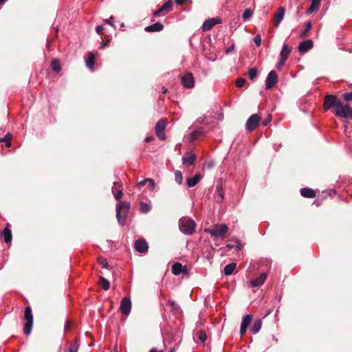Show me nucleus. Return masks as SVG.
<instances>
[{
	"label": "nucleus",
	"mask_w": 352,
	"mask_h": 352,
	"mask_svg": "<svg viewBox=\"0 0 352 352\" xmlns=\"http://www.w3.org/2000/svg\"><path fill=\"white\" fill-rule=\"evenodd\" d=\"M164 29V25L160 22H157L153 25L145 28V31L148 32H160Z\"/></svg>",
	"instance_id": "4be33fe9"
},
{
	"label": "nucleus",
	"mask_w": 352,
	"mask_h": 352,
	"mask_svg": "<svg viewBox=\"0 0 352 352\" xmlns=\"http://www.w3.org/2000/svg\"><path fill=\"white\" fill-rule=\"evenodd\" d=\"M203 131L201 130H196L192 131L190 133V141L193 142L195 141L201 135H202Z\"/></svg>",
	"instance_id": "37998d69"
},
{
	"label": "nucleus",
	"mask_w": 352,
	"mask_h": 352,
	"mask_svg": "<svg viewBox=\"0 0 352 352\" xmlns=\"http://www.w3.org/2000/svg\"><path fill=\"white\" fill-rule=\"evenodd\" d=\"M172 272L174 275L186 273L187 272V267L185 265H182V263L177 262L172 265Z\"/></svg>",
	"instance_id": "6ab92c4d"
},
{
	"label": "nucleus",
	"mask_w": 352,
	"mask_h": 352,
	"mask_svg": "<svg viewBox=\"0 0 352 352\" xmlns=\"http://www.w3.org/2000/svg\"><path fill=\"white\" fill-rule=\"evenodd\" d=\"M99 284L105 291H107L110 287L109 281L102 276L99 277Z\"/></svg>",
	"instance_id": "473e14b6"
},
{
	"label": "nucleus",
	"mask_w": 352,
	"mask_h": 352,
	"mask_svg": "<svg viewBox=\"0 0 352 352\" xmlns=\"http://www.w3.org/2000/svg\"><path fill=\"white\" fill-rule=\"evenodd\" d=\"M182 83L187 89H191L195 85L194 77L191 73H186L182 76Z\"/></svg>",
	"instance_id": "f8f14e48"
},
{
	"label": "nucleus",
	"mask_w": 352,
	"mask_h": 352,
	"mask_svg": "<svg viewBox=\"0 0 352 352\" xmlns=\"http://www.w3.org/2000/svg\"><path fill=\"white\" fill-rule=\"evenodd\" d=\"M195 221H179V228L184 234H192L195 231Z\"/></svg>",
	"instance_id": "39448f33"
},
{
	"label": "nucleus",
	"mask_w": 352,
	"mask_h": 352,
	"mask_svg": "<svg viewBox=\"0 0 352 352\" xmlns=\"http://www.w3.org/2000/svg\"><path fill=\"white\" fill-rule=\"evenodd\" d=\"M24 317L26 321H33V315L30 307L28 306L25 308Z\"/></svg>",
	"instance_id": "e433bc0d"
},
{
	"label": "nucleus",
	"mask_w": 352,
	"mask_h": 352,
	"mask_svg": "<svg viewBox=\"0 0 352 352\" xmlns=\"http://www.w3.org/2000/svg\"><path fill=\"white\" fill-rule=\"evenodd\" d=\"M99 263L104 267L108 268L109 264L106 258H100L99 259Z\"/></svg>",
	"instance_id": "5fc2aeb1"
},
{
	"label": "nucleus",
	"mask_w": 352,
	"mask_h": 352,
	"mask_svg": "<svg viewBox=\"0 0 352 352\" xmlns=\"http://www.w3.org/2000/svg\"><path fill=\"white\" fill-rule=\"evenodd\" d=\"M173 8V1L172 0H168L166 3H164L162 6H161L158 10H155L153 12V15L155 16H160L161 15H164L165 14L169 12Z\"/></svg>",
	"instance_id": "9d476101"
},
{
	"label": "nucleus",
	"mask_w": 352,
	"mask_h": 352,
	"mask_svg": "<svg viewBox=\"0 0 352 352\" xmlns=\"http://www.w3.org/2000/svg\"><path fill=\"white\" fill-rule=\"evenodd\" d=\"M204 232L210 234L212 237L224 239L227 237L228 228L224 223H217L210 228L204 229Z\"/></svg>",
	"instance_id": "f257e3e1"
},
{
	"label": "nucleus",
	"mask_w": 352,
	"mask_h": 352,
	"mask_svg": "<svg viewBox=\"0 0 352 352\" xmlns=\"http://www.w3.org/2000/svg\"><path fill=\"white\" fill-rule=\"evenodd\" d=\"M11 138L12 135L10 133H8L3 138H0V142H6V147L11 146Z\"/></svg>",
	"instance_id": "ea45409f"
},
{
	"label": "nucleus",
	"mask_w": 352,
	"mask_h": 352,
	"mask_svg": "<svg viewBox=\"0 0 352 352\" xmlns=\"http://www.w3.org/2000/svg\"><path fill=\"white\" fill-rule=\"evenodd\" d=\"M252 317L250 314L244 316L242 318L241 326L248 328L252 321Z\"/></svg>",
	"instance_id": "4c0bfd02"
},
{
	"label": "nucleus",
	"mask_w": 352,
	"mask_h": 352,
	"mask_svg": "<svg viewBox=\"0 0 352 352\" xmlns=\"http://www.w3.org/2000/svg\"><path fill=\"white\" fill-rule=\"evenodd\" d=\"M198 338L201 341V342H205L206 338H207V336H206V333H205V331H200L199 332V336H198Z\"/></svg>",
	"instance_id": "603ef678"
},
{
	"label": "nucleus",
	"mask_w": 352,
	"mask_h": 352,
	"mask_svg": "<svg viewBox=\"0 0 352 352\" xmlns=\"http://www.w3.org/2000/svg\"><path fill=\"white\" fill-rule=\"evenodd\" d=\"M340 102L337 96L328 94L324 98L323 109L325 111L331 110L333 112V109L337 108Z\"/></svg>",
	"instance_id": "7ed1b4c3"
},
{
	"label": "nucleus",
	"mask_w": 352,
	"mask_h": 352,
	"mask_svg": "<svg viewBox=\"0 0 352 352\" xmlns=\"http://www.w3.org/2000/svg\"><path fill=\"white\" fill-rule=\"evenodd\" d=\"M130 210V204L121 201L116 205V218L118 220H125Z\"/></svg>",
	"instance_id": "20e7f679"
},
{
	"label": "nucleus",
	"mask_w": 352,
	"mask_h": 352,
	"mask_svg": "<svg viewBox=\"0 0 352 352\" xmlns=\"http://www.w3.org/2000/svg\"><path fill=\"white\" fill-rule=\"evenodd\" d=\"M221 23V20L217 18H212L208 20H206L203 25L202 30L203 31H208L211 30L215 25Z\"/></svg>",
	"instance_id": "f3484780"
},
{
	"label": "nucleus",
	"mask_w": 352,
	"mask_h": 352,
	"mask_svg": "<svg viewBox=\"0 0 352 352\" xmlns=\"http://www.w3.org/2000/svg\"><path fill=\"white\" fill-rule=\"evenodd\" d=\"M51 67L54 72L58 73L61 70V67L59 60L56 58L52 59V60L51 61Z\"/></svg>",
	"instance_id": "72a5a7b5"
},
{
	"label": "nucleus",
	"mask_w": 352,
	"mask_h": 352,
	"mask_svg": "<svg viewBox=\"0 0 352 352\" xmlns=\"http://www.w3.org/2000/svg\"><path fill=\"white\" fill-rule=\"evenodd\" d=\"M153 140H154V138L153 136H148L145 138L144 141L146 142H149L152 141Z\"/></svg>",
	"instance_id": "338daca9"
},
{
	"label": "nucleus",
	"mask_w": 352,
	"mask_h": 352,
	"mask_svg": "<svg viewBox=\"0 0 352 352\" xmlns=\"http://www.w3.org/2000/svg\"><path fill=\"white\" fill-rule=\"evenodd\" d=\"M87 66L92 69L94 67V65L95 63V55L93 52H89L88 53V57L86 60Z\"/></svg>",
	"instance_id": "f704fd0d"
},
{
	"label": "nucleus",
	"mask_w": 352,
	"mask_h": 352,
	"mask_svg": "<svg viewBox=\"0 0 352 352\" xmlns=\"http://www.w3.org/2000/svg\"><path fill=\"white\" fill-rule=\"evenodd\" d=\"M245 83V80L243 78H237L236 81V86L237 87H242Z\"/></svg>",
	"instance_id": "8fccbe9b"
},
{
	"label": "nucleus",
	"mask_w": 352,
	"mask_h": 352,
	"mask_svg": "<svg viewBox=\"0 0 352 352\" xmlns=\"http://www.w3.org/2000/svg\"><path fill=\"white\" fill-rule=\"evenodd\" d=\"M300 192V195L306 198H314L316 196V192L309 188H302Z\"/></svg>",
	"instance_id": "412c9836"
},
{
	"label": "nucleus",
	"mask_w": 352,
	"mask_h": 352,
	"mask_svg": "<svg viewBox=\"0 0 352 352\" xmlns=\"http://www.w3.org/2000/svg\"><path fill=\"white\" fill-rule=\"evenodd\" d=\"M285 62H286L285 60H283V59L280 58L279 63L277 65V68L278 69H280L285 65Z\"/></svg>",
	"instance_id": "680f3d73"
},
{
	"label": "nucleus",
	"mask_w": 352,
	"mask_h": 352,
	"mask_svg": "<svg viewBox=\"0 0 352 352\" xmlns=\"http://www.w3.org/2000/svg\"><path fill=\"white\" fill-rule=\"evenodd\" d=\"M177 5H183L187 0H175Z\"/></svg>",
	"instance_id": "69168bd1"
},
{
	"label": "nucleus",
	"mask_w": 352,
	"mask_h": 352,
	"mask_svg": "<svg viewBox=\"0 0 352 352\" xmlns=\"http://www.w3.org/2000/svg\"><path fill=\"white\" fill-rule=\"evenodd\" d=\"M78 339L76 338L74 343L72 344L68 350H67L65 352H78Z\"/></svg>",
	"instance_id": "a19ab883"
},
{
	"label": "nucleus",
	"mask_w": 352,
	"mask_h": 352,
	"mask_svg": "<svg viewBox=\"0 0 352 352\" xmlns=\"http://www.w3.org/2000/svg\"><path fill=\"white\" fill-rule=\"evenodd\" d=\"M320 6V1H312L311 6L308 8L307 10V14H311L316 10H318Z\"/></svg>",
	"instance_id": "2f4dec72"
},
{
	"label": "nucleus",
	"mask_w": 352,
	"mask_h": 352,
	"mask_svg": "<svg viewBox=\"0 0 352 352\" xmlns=\"http://www.w3.org/2000/svg\"><path fill=\"white\" fill-rule=\"evenodd\" d=\"M120 310L123 315H129L131 310V301L129 297H124L122 299Z\"/></svg>",
	"instance_id": "1a4fd4ad"
},
{
	"label": "nucleus",
	"mask_w": 352,
	"mask_h": 352,
	"mask_svg": "<svg viewBox=\"0 0 352 352\" xmlns=\"http://www.w3.org/2000/svg\"><path fill=\"white\" fill-rule=\"evenodd\" d=\"M112 192L116 200H120L123 195V192L120 189L113 190Z\"/></svg>",
	"instance_id": "49530a36"
},
{
	"label": "nucleus",
	"mask_w": 352,
	"mask_h": 352,
	"mask_svg": "<svg viewBox=\"0 0 352 352\" xmlns=\"http://www.w3.org/2000/svg\"><path fill=\"white\" fill-rule=\"evenodd\" d=\"M217 194L220 197L221 200L224 199V192L221 186H217Z\"/></svg>",
	"instance_id": "3c124183"
},
{
	"label": "nucleus",
	"mask_w": 352,
	"mask_h": 352,
	"mask_svg": "<svg viewBox=\"0 0 352 352\" xmlns=\"http://www.w3.org/2000/svg\"><path fill=\"white\" fill-rule=\"evenodd\" d=\"M168 122L166 119H160L156 124L155 127V133L157 137L161 140H165L166 136L164 131L167 126Z\"/></svg>",
	"instance_id": "423d86ee"
},
{
	"label": "nucleus",
	"mask_w": 352,
	"mask_h": 352,
	"mask_svg": "<svg viewBox=\"0 0 352 352\" xmlns=\"http://www.w3.org/2000/svg\"><path fill=\"white\" fill-rule=\"evenodd\" d=\"M267 273H261L258 277L254 278L250 281V285L252 287L261 286L265 283V280L267 279Z\"/></svg>",
	"instance_id": "4468645a"
},
{
	"label": "nucleus",
	"mask_w": 352,
	"mask_h": 352,
	"mask_svg": "<svg viewBox=\"0 0 352 352\" xmlns=\"http://www.w3.org/2000/svg\"><path fill=\"white\" fill-rule=\"evenodd\" d=\"M113 16H111L109 19H104V21L106 23H107V24H109V25H110L113 26V27L115 28L114 25H113V24L112 23V22H111V20H113Z\"/></svg>",
	"instance_id": "e2e57ef3"
},
{
	"label": "nucleus",
	"mask_w": 352,
	"mask_h": 352,
	"mask_svg": "<svg viewBox=\"0 0 352 352\" xmlns=\"http://www.w3.org/2000/svg\"><path fill=\"white\" fill-rule=\"evenodd\" d=\"M33 321H26L23 327V332L25 335H30L32 332Z\"/></svg>",
	"instance_id": "58836bf2"
},
{
	"label": "nucleus",
	"mask_w": 352,
	"mask_h": 352,
	"mask_svg": "<svg viewBox=\"0 0 352 352\" xmlns=\"http://www.w3.org/2000/svg\"><path fill=\"white\" fill-rule=\"evenodd\" d=\"M261 120V118L258 114L252 115L246 122L245 129L249 131H253L258 126Z\"/></svg>",
	"instance_id": "0eeeda50"
},
{
	"label": "nucleus",
	"mask_w": 352,
	"mask_h": 352,
	"mask_svg": "<svg viewBox=\"0 0 352 352\" xmlns=\"http://www.w3.org/2000/svg\"><path fill=\"white\" fill-rule=\"evenodd\" d=\"M175 182L178 184H181L182 183V179H183V177H182V172L179 171V170H176L175 172Z\"/></svg>",
	"instance_id": "a18cd8bd"
},
{
	"label": "nucleus",
	"mask_w": 352,
	"mask_h": 352,
	"mask_svg": "<svg viewBox=\"0 0 352 352\" xmlns=\"http://www.w3.org/2000/svg\"><path fill=\"white\" fill-rule=\"evenodd\" d=\"M1 236L6 244H11L12 240V234L11 231V225L9 223L6 224L4 229L1 231Z\"/></svg>",
	"instance_id": "9b49d317"
},
{
	"label": "nucleus",
	"mask_w": 352,
	"mask_h": 352,
	"mask_svg": "<svg viewBox=\"0 0 352 352\" xmlns=\"http://www.w3.org/2000/svg\"><path fill=\"white\" fill-rule=\"evenodd\" d=\"M314 43L311 39H308L301 42L298 45V50L300 53H305L308 50L312 49Z\"/></svg>",
	"instance_id": "a211bd4d"
},
{
	"label": "nucleus",
	"mask_w": 352,
	"mask_h": 352,
	"mask_svg": "<svg viewBox=\"0 0 352 352\" xmlns=\"http://www.w3.org/2000/svg\"><path fill=\"white\" fill-rule=\"evenodd\" d=\"M342 96H343L344 99L346 101L352 100V91L344 93L342 95Z\"/></svg>",
	"instance_id": "6e6d98bb"
},
{
	"label": "nucleus",
	"mask_w": 352,
	"mask_h": 352,
	"mask_svg": "<svg viewBox=\"0 0 352 352\" xmlns=\"http://www.w3.org/2000/svg\"><path fill=\"white\" fill-rule=\"evenodd\" d=\"M226 247L229 250L235 248L236 251L239 252L241 250L242 245L241 242L238 239L231 240L227 244Z\"/></svg>",
	"instance_id": "5701e85b"
},
{
	"label": "nucleus",
	"mask_w": 352,
	"mask_h": 352,
	"mask_svg": "<svg viewBox=\"0 0 352 352\" xmlns=\"http://www.w3.org/2000/svg\"><path fill=\"white\" fill-rule=\"evenodd\" d=\"M252 14L253 12L250 9H246L242 14V18L244 21H247L252 16Z\"/></svg>",
	"instance_id": "c03bdc74"
},
{
	"label": "nucleus",
	"mask_w": 352,
	"mask_h": 352,
	"mask_svg": "<svg viewBox=\"0 0 352 352\" xmlns=\"http://www.w3.org/2000/svg\"><path fill=\"white\" fill-rule=\"evenodd\" d=\"M320 6V1H312L311 6L308 8L307 10V14H311L316 10H318Z\"/></svg>",
	"instance_id": "c85d7f7f"
},
{
	"label": "nucleus",
	"mask_w": 352,
	"mask_h": 352,
	"mask_svg": "<svg viewBox=\"0 0 352 352\" xmlns=\"http://www.w3.org/2000/svg\"><path fill=\"white\" fill-rule=\"evenodd\" d=\"M333 113L339 118L352 119V109L348 104H343L342 102L337 108L333 109Z\"/></svg>",
	"instance_id": "f03ea898"
},
{
	"label": "nucleus",
	"mask_w": 352,
	"mask_h": 352,
	"mask_svg": "<svg viewBox=\"0 0 352 352\" xmlns=\"http://www.w3.org/2000/svg\"><path fill=\"white\" fill-rule=\"evenodd\" d=\"M236 266V265L234 263H231L226 265L223 269V272H224L225 275H226V276L231 275L233 273L234 270H235Z\"/></svg>",
	"instance_id": "bb28decb"
},
{
	"label": "nucleus",
	"mask_w": 352,
	"mask_h": 352,
	"mask_svg": "<svg viewBox=\"0 0 352 352\" xmlns=\"http://www.w3.org/2000/svg\"><path fill=\"white\" fill-rule=\"evenodd\" d=\"M292 48L289 47L287 44H285L283 46L282 50L280 54V56L281 59L287 60L290 53L292 52Z\"/></svg>",
	"instance_id": "b1692460"
},
{
	"label": "nucleus",
	"mask_w": 352,
	"mask_h": 352,
	"mask_svg": "<svg viewBox=\"0 0 352 352\" xmlns=\"http://www.w3.org/2000/svg\"><path fill=\"white\" fill-rule=\"evenodd\" d=\"M278 82V75L274 70H272L268 74L266 81L265 87L267 89H272Z\"/></svg>",
	"instance_id": "6e6552de"
},
{
	"label": "nucleus",
	"mask_w": 352,
	"mask_h": 352,
	"mask_svg": "<svg viewBox=\"0 0 352 352\" xmlns=\"http://www.w3.org/2000/svg\"><path fill=\"white\" fill-rule=\"evenodd\" d=\"M320 6V1H312L311 6L308 8L307 10V14H311L316 10H318Z\"/></svg>",
	"instance_id": "c756f323"
},
{
	"label": "nucleus",
	"mask_w": 352,
	"mask_h": 352,
	"mask_svg": "<svg viewBox=\"0 0 352 352\" xmlns=\"http://www.w3.org/2000/svg\"><path fill=\"white\" fill-rule=\"evenodd\" d=\"M234 45H232L230 47L228 48L226 50V54H229L230 52H231L233 50H234Z\"/></svg>",
	"instance_id": "774afa93"
},
{
	"label": "nucleus",
	"mask_w": 352,
	"mask_h": 352,
	"mask_svg": "<svg viewBox=\"0 0 352 352\" xmlns=\"http://www.w3.org/2000/svg\"><path fill=\"white\" fill-rule=\"evenodd\" d=\"M254 42L257 47H259L261 44V36L260 34H257L254 38Z\"/></svg>",
	"instance_id": "864d4df0"
},
{
	"label": "nucleus",
	"mask_w": 352,
	"mask_h": 352,
	"mask_svg": "<svg viewBox=\"0 0 352 352\" xmlns=\"http://www.w3.org/2000/svg\"><path fill=\"white\" fill-rule=\"evenodd\" d=\"M146 181H148L149 190L151 191L154 190V189L155 188V183L154 180L151 178H147V179H146Z\"/></svg>",
	"instance_id": "de8ad7c7"
},
{
	"label": "nucleus",
	"mask_w": 352,
	"mask_h": 352,
	"mask_svg": "<svg viewBox=\"0 0 352 352\" xmlns=\"http://www.w3.org/2000/svg\"><path fill=\"white\" fill-rule=\"evenodd\" d=\"M147 182H148V181H146V179H144V180H142V181H141V182H138V183L137 184L136 186H137L138 188H142V187L144 186Z\"/></svg>",
	"instance_id": "bf43d9fd"
},
{
	"label": "nucleus",
	"mask_w": 352,
	"mask_h": 352,
	"mask_svg": "<svg viewBox=\"0 0 352 352\" xmlns=\"http://www.w3.org/2000/svg\"><path fill=\"white\" fill-rule=\"evenodd\" d=\"M201 176L196 174L194 177H188L186 179V184L188 187H193L201 180Z\"/></svg>",
	"instance_id": "393cba45"
},
{
	"label": "nucleus",
	"mask_w": 352,
	"mask_h": 352,
	"mask_svg": "<svg viewBox=\"0 0 352 352\" xmlns=\"http://www.w3.org/2000/svg\"><path fill=\"white\" fill-rule=\"evenodd\" d=\"M197 159V155L191 153H186L182 157L183 164L186 166L192 165Z\"/></svg>",
	"instance_id": "dca6fc26"
},
{
	"label": "nucleus",
	"mask_w": 352,
	"mask_h": 352,
	"mask_svg": "<svg viewBox=\"0 0 352 352\" xmlns=\"http://www.w3.org/2000/svg\"><path fill=\"white\" fill-rule=\"evenodd\" d=\"M320 6V1H312L311 6L308 8L307 10V14H311L316 10H318Z\"/></svg>",
	"instance_id": "cd10ccee"
},
{
	"label": "nucleus",
	"mask_w": 352,
	"mask_h": 352,
	"mask_svg": "<svg viewBox=\"0 0 352 352\" xmlns=\"http://www.w3.org/2000/svg\"><path fill=\"white\" fill-rule=\"evenodd\" d=\"M258 74V70L256 67H251L248 70V76L251 80H253Z\"/></svg>",
	"instance_id": "79ce46f5"
},
{
	"label": "nucleus",
	"mask_w": 352,
	"mask_h": 352,
	"mask_svg": "<svg viewBox=\"0 0 352 352\" xmlns=\"http://www.w3.org/2000/svg\"><path fill=\"white\" fill-rule=\"evenodd\" d=\"M311 27H312L311 21H307L305 25L304 30L302 32H301V33L300 34V37L305 38L307 36L310 30L311 29Z\"/></svg>",
	"instance_id": "c9c22d12"
},
{
	"label": "nucleus",
	"mask_w": 352,
	"mask_h": 352,
	"mask_svg": "<svg viewBox=\"0 0 352 352\" xmlns=\"http://www.w3.org/2000/svg\"><path fill=\"white\" fill-rule=\"evenodd\" d=\"M285 12L284 7H280L277 12L274 15V25L275 27H278L283 20Z\"/></svg>",
	"instance_id": "2eb2a0df"
},
{
	"label": "nucleus",
	"mask_w": 352,
	"mask_h": 352,
	"mask_svg": "<svg viewBox=\"0 0 352 352\" xmlns=\"http://www.w3.org/2000/svg\"><path fill=\"white\" fill-rule=\"evenodd\" d=\"M152 209L151 202L149 201L148 202H144L143 201H140L139 202V212L142 214H146L149 212Z\"/></svg>",
	"instance_id": "aec40b11"
},
{
	"label": "nucleus",
	"mask_w": 352,
	"mask_h": 352,
	"mask_svg": "<svg viewBox=\"0 0 352 352\" xmlns=\"http://www.w3.org/2000/svg\"><path fill=\"white\" fill-rule=\"evenodd\" d=\"M262 326V320L261 319H258L254 321L252 327L250 329V331L253 334H256L261 329Z\"/></svg>",
	"instance_id": "a878e982"
},
{
	"label": "nucleus",
	"mask_w": 352,
	"mask_h": 352,
	"mask_svg": "<svg viewBox=\"0 0 352 352\" xmlns=\"http://www.w3.org/2000/svg\"><path fill=\"white\" fill-rule=\"evenodd\" d=\"M272 120V116L271 115H269L267 116V118H265L263 122H262V124L263 126H267Z\"/></svg>",
	"instance_id": "4d7b16f0"
},
{
	"label": "nucleus",
	"mask_w": 352,
	"mask_h": 352,
	"mask_svg": "<svg viewBox=\"0 0 352 352\" xmlns=\"http://www.w3.org/2000/svg\"><path fill=\"white\" fill-rule=\"evenodd\" d=\"M168 304L171 306V307L175 310L177 312H178L180 309V307L175 303V302L174 300H169L168 301Z\"/></svg>",
	"instance_id": "09e8293b"
},
{
	"label": "nucleus",
	"mask_w": 352,
	"mask_h": 352,
	"mask_svg": "<svg viewBox=\"0 0 352 352\" xmlns=\"http://www.w3.org/2000/svg\"><path fill=\"white\" fill-rule=\"evenodd\" d=\"M213 166V162H205L204 164L203 168H211Z\"/></svg>",
	"instance_id": "052dcab7"
},
{
	"label": "nucleus",
	"mask_w": 352,
	"mask_h": 352,
	"mask_svg": "<svg viewBox=\"0 0 352 352\" xmlns=\"http://www.w3.org/2000/svg\"><path fill=\"white\" fill-rule=\"evenodd\" d=\"M135 249L138 252L145 253L148 251V245L144 239H140L135 242Z\"/></svg>",
	"instance_id": "ddd939ff"
},
{
	"label": "nucleus",
	"mask_w": 352,
	"mask_h": 352,
	"mask_svg": "<svg viewBox=\"0 0 352 352\" xmlns=\"http://www.w3.org/2000/svg\"><path fill=\"white\" fill-rule=\"evenodd\" d=\"M104 28L102 25H97L96 28V31L98 34H103Z\"/></svg>",
	"instance_id": "13d9d810"
},
{
	"label": "nucleus",
	"mask_w": 352,
	"mask_h": 352,
	"mask_svg": "<svg viewBox=\"0 0 352 352\" xmlns=\"http://www.w3.org/2000/svg\"><path fill=\"white\" fill-rule=\"evenodd\" d=\"M320 6V1H312L311 6L308 8L307 10V14H311L316 10H318Z\"/></svg>",
	"instance_id": "7c9ffc66"
},
{
	"label": "nucleus",
	"mask_w": 352,
	"mask_h": 352,
	"mask_svg": "<svg viewBox=\"0 0 352 352\" xmlns=\"http://www.w3.org/2000/svg\"><path fill=\"white\" fill-rule=\"evenodd\" d=\"M247 329L246 327H243V326H241L240 327V334L242 336L243 335L246 331H247Z\"/></svg>",
	"instance_id": "0e129e2a"
}]
</instances>
